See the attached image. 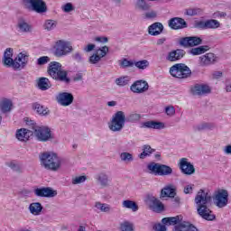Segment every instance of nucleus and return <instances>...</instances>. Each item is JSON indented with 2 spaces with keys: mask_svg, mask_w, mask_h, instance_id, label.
Returning a JSON list of instances; mask_svg holds the SVG:
<instances>
[{
  "mask_svg": "<svg viewBox=\"0 0 231 231\" xmlns=\"http://www.w3.org/2000/svg\"><path fill=\"white\" fill-rule=\"evenodd\" d=\"M212 197L208 195V193L205 192L204 189H200L198 191L195 197V204L197 205V212L202 219L206 221H214L216 219V215L208 208V203Z\"/></svg>",
  "mask_w": 231,
  "mask_h": 231,
  "instance_id": "nucleus-1",
  "label": "nucleus"
},
{
  "mask_svg": "<svg viewBox=\"0 0 231 231\" xmlns=\"http://www.w3.org/2000/svg\"><path fill=\"white\" fill-rule=\"evenodd\" d=\"M142 118L140 114L131 113L127 118H125V113L124 111H117L108 123V129L113 133H120L124 127H125V121L127 122H138Z\"/></svg>",
  "mask_w": 231,
  "mask_h": 231,
  "instance_id": "nucleus-2",
  "label": "nucleus"
},
{
  "mask_svg": "<svg viewBox=\"0 0 231 231\" xmlns=\"http://www.w3.org/2000/svg\"><path fill=\"white\" fill-rule=\"evenodd\" d=\"M12 57H14V49L7 48L4 52V66L13 68V69H23L28 64L29 56L24 52H20L14 60Z\"/></svg>",
  "mask_w": 231,
  "mask_h": 231,
  "instance_id": "nucleus-3",
  "label": "nucleus"
},
{
  "mask_svg": "<svg viewBox=\"0 0 231 231\" xmlns=\"http://www.w3.org/2000/svg\"><path fill=\"white\" fill-rule=\"evenodd\" d=\"M47 73L56 80V82H62L63 84H69L71 79L68 77V70L62 68V64L59 61H51L49 63Z\"/></svg>",
  "mask_w": 231,
  "mask_h": 231,
  "instance_id": "nucleus-4",
  "label": "nucleus"
},
{
  "mask_svg": "<svg viewBox=\"0 0 231 231\" xmlns=\"http://www.w3.org/2000/svg\"><path fill=\"white\" fill-rule=\"evenodd\" d=\"M41 165L48 171H59L60 169V159L57 153L45 152L40 154Z\"/></svg>",
  "mask_w": 231,
  "mask_h": 231,
  "instance_id": "nucleus-5",
  "label": "nucleus"
},
{
  "mask_svg": "<svg viewBox=\"0 0 231 231\" xmlns=\"http://www.w3.org/2000/svg\"><path fill=\"white\" fill-rule=\"evenodd\" d=\"M54 57H67L69 53H73V45L71 42L66 40H58L55 42L53 47Z\"/></svg>",
  "mask_w": 231,
  "mask_h": 231,
  "instance_id": "nucleus-6",
  "label": "nucleus"
},
{
  "mask_svg": "<svg viewBox=\"0 0 231 231\" xmlns=\"http://www.w3.org/2000/svg\"><path fill=\"white\" fill-rule=\"evenodd\" d=\"M170 75L174 79H189L192 75V70L185 63H176L170 68Z\"/></svg>",
  "mask_w": 231,
  "mask_h": 231,
  "instance_id": "nucleus-7",
  "label": "nucleus"
},
{
  "mask_svg": "<svg viewBox=\"0 0 231 231\" xmlns=\"http://www.w3.org/2000/svg\"><path fill=\"white\" fill-rule=\"evenodd\" d=\"M23 7L29 12H36V14H45L48 12V6L43 0H22Z\"/></svg>",
  "mask_w": 231,
  "mask_h": 231,
  "instance_id": "nucleus-8",
  "label": "nucleus"
},
{
  "mask_svg": "<svg viewBox=\"0 0 231 231\" xmlns=\"http://www.w3.org/2000/svg\"><path fill=\"white\" fill-rule=\"evenodd\" d=\"M147 169L150 171V174L154 176H171L172 174V168L171 166L154 162H150L147 165Z\"/></svg>",
  "mask_w": 231,
  "mask_h": 231,
  "instance_id": "nucleus-9",
  "label": "nucleus"
},
{
  "mask_svg": "<svg viewBox=\"0 0 231 231\" xmlns=\"http://www.w3.org/2000/svg\"><path fill=\"white\" fill-rule=\"evenodd\" d=\"M32 134H34L39 142H48L53 140L51 129L48 126H32Z\"/></svg>",
  "mask_w": 231,
  "mask_h": 231,
  "instance_id": "nucleus-10",
  "label": "nucleus"
},
{
  "mask_svg": "<svg viewBox=\"0 0 231 231\" xmlns=\"http://www.w3.org/2000/svg\"><path fill=\"white\" fill-rule=\"evenodd\" d=\"M179 44L183 48H194V46H199V44H203V39L199 36L182 37L180 39Z\"/></svg>",
  "mask_w": 231,
  "mask_h": 231,
  "instance_id": "nucleus-11",
  "label": "nucleus"
},
{
  "mask_svg": "<svg viewBox=\"0 0 231 231\" xmlns=\"http://www.w3.org/2000/svg\"><path fill=\"white\" fill-rule=\"evenodd\" d=\"M107 53H109V47L106 45L97 49L96 52L88 58L89 64H98Z\"/></svg>",
  "mask_w": 231,
  "mask_h": 231,
  "instance_id": "nucleus-12",
  "label": "nucleus"
},
{
  "mask_svg": "<svg viewBox=\"0 0 231 231\" xmlns=\"http://www.w3.org/2000/svg\"><path fill=\"white\" fill-rule=\"evenodd\" d=\"M215 204L218 208H223L228 205V191L226 189H221L215 195Z\"/></svg>",
  "mask_w": 231,
  "mask_h": 231,
  "instance_id": "nucleus-13",
  "label": "nucleus"
},
{
  "mask_svg": "<svg viewBox=\"0 0 231 231\" xmlns=\"http://www.w3.org/2000/svg\"><path fill=\"white\" fill-rule=\"evenodd\" d=\"M56 100L58 104H60V106H63L64 107H68V106H71V104H73V100H75V97L71 93L60 92L56 97Z\"/></svg>",
  "mask_w": 231,
  "mask_h": 231,
  "instance_id": "nucleus-14",
  "label": "nucleus"
},
{
  "mask_svg": "<svg viewBox=\"0 0 231 231\" xmlns=\"http://www.w3.org/2000/svg\"><path fill=\"white\" fill-rule=\"evenodd\" d=\"M210 87L207 84H195L190 88L192 95L197 97H203V95H208L211 93Z\"/></svg>",
  "mask_w": 231,
  "mask_h": 231,
  "instance_id": "nucleus-15",
  "label": "nucleus"
},
{
  "mask_svg": "<svg viewBox=\"0 0 231 231\" xmlns=\"http://www.w3.org/2000/svg\"><path fill=\"white\" fill-rule=\"evenodd\" d=\"M179 168L180 169L182 174H186L187 176H192L194 172H196V169L194 165L189 162L187 158H181L179 162Z\"/></svg>",
  "mask_w": 231,
  "mask_h": 231,
  "instance_id": "nucleus-16",
  "label": "nucleus"
},
{
  "mask_svg": "<svg viewBox=\"0 0 231 231\" xmlns=\"http://www.w3.org/2000/svg\"><path fill=\"white\" fill-rule=\"evenodd\" d=\"M168 25L171 30H183L185 28H189V24L185 19L181 17L171 18L168 22Z\"/></svg>",
  "mask_w": 231,
  "mask_h": 231,
  "instance_id": "nucleus-17",
  "label": "nucleus"
},
{
  "mask_svg": "<svg viewBox=\"0 0 231 231\" xmlns=\"http://www.w3.org/2000/svg\"><path fill=\"white\" fill-rule=\"evenodd\" d=\"M130 91L137 94L145 93V91H149V83L142 79L136 80L131 85Z\"/></svg>",
  "mask_w": 231,
  "mask_h": 231,
  "instance_id": "nucleus-18",
  "label": "nucleus"
},
{
  "mask_svg": "<svg viewBox=\"0 0 231 231\" xmlns=\"http://www.w3.org/2000/svg\"><path fill=\"white\" fill-rule=\"evenodd\" d=\"M34 194L38 198H55L57 196V190L50 187L37 188L34 189Z\"/></svg>",
  "mask_w": 231,
  "mask_h": 231,
  "instance_id": "nucleus-19",
  "label": "nucleus"
},
{
  "mask_svg": "<svg viewBox=\"0 0 231 231\" xmlns=\"http://www.w3.org/2000/svg\"><path fill=\"white\" fill-rule=\"evenodd\" d=\"M199 64L202 67L212 66L215 62H217V56L212 52H208L199 58Z\"/></svg>",
  "mask_w": 231,
  "mask_h": 231,
  "instance_id": "nucleus-20",
  "label": "nucleus"
},
{
  "mask_svg": "<svg viewBox=\"0 0 231 231\" xmlns=\"http://www.w3.org/2000/svg\"><path fill=\"white\" fill-rule=\"evenodd\" d=\"M185 51L181 49L173 50L168 52L166 60H168V62H178V60H181V59L185 57Z\"/></svg>",
  "mask_w": 231,
  "mask_h": 231,
  "instance_id": "nucleus-21",
  "label": "nucleus"
},
{
  "mask_svg": "<svg viewBox=\"0 0 231 231\" xmlns=\"http://www.w3.org/2000/svg\"><path fill=\"white\" fill-rule=\"evenodd\" d=\"M19 142H28L31 136H33V131L28 130L26 128H21L16 131L15 134Z\"/></svg>",
  "mask_w": 231,
  "mask_h": 231,
  "instance_id": "nucleus-22",
  "label": "nucleus"
},
{
  "mask_svg": "<svg viewBox=\"0 0 231 231\" xmlns=\"http://www.w3.org/2000/svg\"><path fill=\"white\" fill-rule=\"evenodd\" d=\"M142 129H165V124L158 121H146L141 123Z\"/></svg>",
  "mask_w": 231,
  "mask_h": 231,
  "instance_id": "nucleus-23",
  "label": "nucleus"
},
{
  "mask_svg": "<svg viewBox=\"0 0 231 231\" xmlns=\"http://www.w3.org/2000/svg\"><path fill=\"white\" fill-rule=\"evenodd\" d=\"M163 32V24L160 22H156L148 27L149 35H152L156 37L162 33Z\"/></svg>",
  "mask_w": 231,
  "mask_h": 231,
  "instance_id": "nucleus-24",
  "label": "nucleus"
},
{
  "mask_svg": "<svg viewBox=\"0 0 231 231\" xmlns=\"http://www.w3.org/2000/svg\"><path fill=\"white\" fill-rule=\"evenodd\" d=\"M150 201V208L153 212H163V209L165 207L163 206V203L160 201V199H156L155 197H151L149 199Z\"/></svg>",
  "mask_w": 231,
  "mask_h": 231,
  "instance_id": "nucleus-25",
  "label": "nucleus"
},
{
  "mask_svg": "<svg viewBox=\"0 0 231 231\" xmlns=\"http://www.w3.org/2000/svg\"><path fill=\"white\" fill-rule=\"evenodd\" d=\"M173 231H199V229L189 222H180L174 226Z\"/></svg>",
  "mask_w": 231,
  "mask_h": 231,
  "instance_id": "nucleus-26",
  "label": "nucleus"
},
{
  "mask_svg": "<svg viewBox=\"0 0 231 231\" xmlns=\"http://www.w3.org/2000/svg\"><path fill=\"white\" fill-rule=\"evenodd\" d=\"M97 180L98 181L99 185L103 188L106 189L109 187L111 183V180L109 179V175L106 172H100L99 174L97 175Z\"/></svg>",
  "mask_w": 231,
  "mask_h": 231,
  "instance_id": "nucleus-27",
  "label": "nucleus"
},
{
  "mask_svg": "<svg viewBox=\"0 0 231 231\" xmlns=\"http://www.w3.org/2000/svg\"><path fill=\"white\" fill-rule=\"evenodd\" d=\"M12 109H14V103L12 100L5 98L0 102V110L4 115L11 113Z\"/></svg>",
  "mask_w": 231,
  "mask_h": 231,
  "instance_id": "nucleus-28",
  "label": "nucleus"
},
{
  "mask_svg": "<svg viewBox=\"0 0 231 231\" xmlns=\"http://www.w3.org/2000/svg\"><path fill=\"white\" fill-rule=\"evenodd\" d=\"M162 198H174L176 196V188L172 184L164 187L161 190Z\"/></svg>",
  "mask_w": 231,
  "mask_h": 231,
  "instance_id": "nucleus-29",
  "label": "nucleus"
},
{
  "mask_svg": "<svg viewBox=\"0 0 231 231\" xmlns=\"http://www.w3.org/2000/svg\"><path fill=\"white\" fill-rule=\"evenodd\" d=\"M16 26L20 33H30L32 32V25L24 20H19Z\"/></svg>",
  "mask_w": 231,
  "mask_h": 231,
  "instance_id": "nucleus-30",
  "label": "nucleus"
},
{
  "mask_svg": "<svg viewBox=\"0 0 231 231\" xmlns=\"http://www.w3.org/2000/svg\"><path fill=\"white\" fill-rule=\"evenodd\" d=\"M29 212L32 216H40L42 212V204L41 202H32L29 206Z\"/></svg>",
  "mask_w": 231,
  "mask_h": 231,
  "instance_id": "nucleus-31",
  "label": "nucleus"
},
{
  "mask_svg": "<svg viewBox=\"0 0 231 231\" xmlns=\"http://www.w3.org/2000/svg\"><path fill=\"white\" fill-rule=\"evenodd\" d=\"M183 221V217L181 216L171 217H164L162 219V225H180Z\"/></svg>",
  "mask_w": 231,
  "mask_h": 231,
  "instance_id": "nucleus-32",
  "label": "nucleus"
},
{
  "mask_svg": "<svg viewBox=\"0 0 231 231\" xmlns=\"http://www.w3.org/2000/svg\"><path fill=\"white\" fill-rule=\"evenodd\" d=\"M38 88L42 91H47V89L51 88V82L48 78H40L38 80Z\"/></svg>",
  "mask_w": 231,
  "mask_h": 231,
  "instance_id": "nucleus-33",
  "label": "nucleus"
},
{
  "mask_svg": "<svg viewBox=\"0 0 231 231\" xmlns=\"http://www.w3.org/2000/svg\"><path fill=\"white\" fill-rule=\"evenodd\" d=\"M123 208H128L129 210H132V212H138V204L135 201L133 200H124L122 202Z\"/></svg>",
  "mask_w": 231,
  "mask_h": 231,
  "instance_id": "nucleus-34",
  "label": "nucleus"
},
{
  "mask_svg": "<svg viewBox=\"0 0 231 231\" xmlns=\"http://www.w3.org/2000/svg\"><path fill=\"white\" fill-rule=\"evenodd\" d=\"M210 48H208V45H202L197 48H192L189 53L190 55L196 56V55H203V53H206V51H208Z\"/></svg>",
  "mask_w": 231,
  "mask_h": 231,
  "instance_id": "nucleus-35",
  "label": "nucleus"
},
{
  "mask_svg": "<svg viewBox=\"0 0 231 231\" xmlns=\"http://www.w3.org/2000/svg\"><path fill=\"white\" fill-rule=\"evenodd\" d=\"M32 109H34V111H36L38 115H42L43 116H46V115L50 114V110L48 109V107H45L39 103L32 104Z\"/></svg>",
  "mask_w": 231,
  "mask_h": 231,
  "instance_id": "nucleus-36",
  "label": "nucleus"
},
{
  "mask_svg": "<svg viewBox=\"0 0 231 231\" xmlns=\"http://www.w3.org/2000/svg\"><path fill=\"white\" fill-rule=\"evenodd\" d=\"M154 149H152L151 147V145L149 144H144L143 146V152H141L139 154V158L140 160H145V158H147V156H151V154H152L154 152Z\"/></svg>",
  "mask_w": 231,
  "mask_h": 231,
  "instance_id": "nucleus-37",
  "label": "nucleus"
},
{
  "mask_svg": "<svg viewBox=\"0 0 231 231\" xmlns=\"http://www.w3.org/2000/svg\"><path fill=\"white\" fill-rule=\"evenodd\" d=\"M220 26H221V23L217 20H215V19L206 20V30H217V28H219Z\"/></svg>",
  "mask_w": 231,
  "mask_h": 231,
  "instance_id": "nucleus-38",
  "label": "nucleus"
},
{
  "mask_svg": "<svg viewBox=\"0 0 231 231\" xmlns=\"http://www.w3.org/2000/svg\"><path fill=\"white\" fill-rule=\"evenodd\" d=\"M131 78H129V76H124L117 78L116 79V86H119V88H124V86H127V84H129Z\"/></svg>",
  "mask_w": 231,
  "mask_h": 231,
  "instance_id": "nucleus-39",
  "label": "nucleus"
},
{
  "mask_svg": "<svg viewBox=\"0 0 231 231\" xmlns=\"http://www.w3.org/2000/svg\"><path fill=\"white\" fill-rule=\"evenodd\" d=\"M121 162H125V163H131V162L134 161V157H133L132 153L124 152L120 154Z\"/></svg>",
  "mask_w": 231,
  "mask_h": 231,
  "instance_id": "nucleus-40",
  "label": "nucleus"
},
{
  "mask_svg": "<svg viewBox=\"0 0 231 231\" xmlns=\"http://www.w3.org/2000/svg\"><path fill=\"white\" fill-rule=\"evenodd\" d=\"M95 207L100 212H111V206L109 204L96 202Z\"/></svg>",
  "mask_w": 231,
  "mask_h": 231,
  "instance_id": "nucleus-41",
  "label": "nucleus"
},
{
  "mask_svg": "<svg viewBox=\"0 0 231 231\" xmlns=\"http://www.w3.org/2000/svg\"><path fill=\"white\" fill-rule=\"evenodd\" d=\"M134 66L138 69H147V68H149V60H143L139 61H134Z\"/></svg>",
  "mask_w": 231,
  "mask_h": 231,
  "instance_id": "nucleus-42",
  "label": "nucleus"
},
{
  "mask_svg": "<svg viewBox=\"0 0 231 231\" xmlns=\"http://www.w3.org/2000/svg\"><path fill=\"white\" fill-rule=\"evenodd\" d=\"M207 129H214V125L210 123H202L195 126V131H205Z\"/></svg>",
  "mask_w": 231,
  "mask_h": 231,
  "instance_id": "nucleus-43",
  "label": "nucleus"
},
{
  "mask_svg": "<svg viewBox=\"0 0 231 231\" xmlns=\"http://www.w3.org/2000/svg\"><path fill=\"white\" fill-rule=\"evenodd\" d=\"M44 28L45 30H48V32H51V30H55L57 28V23L55 20H47L44 23Z\"/></svg>",
  "mask_w": 231,
  "mask_h": 231,
  "instance_id": "nucleus-44",
  "label": "nucleus"
},
{
  "mask_svg": "<svg viewBox=\"0 0 231 231\" xmlns=\"http://www.w3.org/2000/svg\"><path fill=\"white\" fill-rule=\"evenodd\" d=\"M121 68H134V60H129L127 59H123L120 63Z\"/></svg>",
  "mask_w": 231,
  "mask_h": 231,
  "instance_id": "nucleus-45",
  "label": "nucleus"
},
{
  "mask_svg": "<svg viewBox=\"0 0 231 231\" xmlns=\"http://www.w3.org/2000/svg\"><path fill=\"white\" fill-rule=\"evenodd\" d=\"M86 180H88V177H86V175L75 177L72 179V185H79L80 183H84V181H86Z\"/></svg>",
  "mask_w": 231,
  "mask_h": 231,
  "instance_id": "nucleus-46",
  "label": "nucleus"
},
{
  "mask_svg": "<svg viewBox=\"0 0 231 231\" xmlns=\"http://www.w3.org/2000/svg\"><path fill=\"white\" fill-rule=\"evenodd\" d=\"M121 231H134L133 229V224L129 221H124V223L121 224Z\"/></svg>",
  "mask_w": 231,
  "mask_h": 231,
  "instance_id": "nucleus-47",
  "label": "nucleus"
},
{
  "mask_svg": "<svg viewBox=\"0 0 231 231\" xmlns=\"http://www.w3.org/2000/svg\"><path fill=\"white\" fill-rule=\"evenodd\" d=\"M61 10L65 14H69V12H73L75 10V6H73V4H71V3H67L61 6Z\"/></svg>",
  "mask_w": 231,
  "mask_h": 231,
  "instance_id": "nucleus-48",
  "label": "nucleus"
},
{
  "mask_svg": "<svg viewBox=\"0 0 231 231\" xmlns=\"http://www.w3.org/2000/svg\"><path fill=\"white\" fill-rule=\"evenodd\" d=\"M186 15L194 16L198 15V14H201V9L199 8H189L186 9Z\"/></svg>",
  "mask_w": 231,
  "mask_h": 231,
  "instance_id": "nucleus-49",
  "label": "nucleus"
},
{
  "mask_svg": "<svg viewBox=\"0 0 231 231\" xmlns=\"http://www.w3.org/2000/svg\"><path fill=\"white\" fill-rule=\"evenodd\" d=\"M51 59L48 56H42L37 60V66H44V64H48L50 62Z\"/></svg>",
  "mask_w": 231,
  "mask_h": 231,
  "instance_id": "nucleus-50",
  "label": "nucleus"
},
{
  "mask_svg": "<svg viewBox=\"0 0 231 231\" xmlns=\"http://www.w3.org/2000/svg\"><path fill=\"white\" fill-rule=\"evenodd\" d=\"M136 6L139 10H149V5L145 3V0H137Z\"/></svg>",
  "mask_w": 231,
  "mask_h": 231,
  "instance_id": "nucleus-51",
  "label": "nucleus"
},
{
  "mask_svg": "<svg viewBox=\"0 0 231 231\" xmlns=\"http://www.w3.org/2000/svg\"><path fill=\"white\" fill-rule=\"evenodd\" d=\"M194 28H198L199 30H207V22L196 21L194 23Z\"/></svg>",
  "mask_w": 231,
  "mask_h": 231,
  "instance_id": "nucleus-52",
  "label": "nucleus"
},
{
  "mask_svg": "<svg viewBox=\"0 0 231 231\" xmlns=\"http://www.w3.org/2000/svg\"><path fill=\"white\" fill-rule=\"evenodd\" d=\"M165 113L168 116H174L176 115V109L172 106H166Z\"/></svg>",
  "mask_w": 231,
  "mask_h": 231,
  "instance_id": "nucleus-53",
  "label": "nucleus"
},
{
  "mask_svg": "<svg viewBox=\"0 0 231 231\" xmlns=\"http://www.w3.org/2000/svg\"><path fill=\"white\" fill-rule=\"evenodd\" d=\"M72 59H73V60H75L76 62H82V60H83L82 54H81L80 52H79V51L74 52V53L72 54Z\"/></svg>",
  "mask_w": 231,
  "mask_h": 231,
  "instance_id": "nucleus-54",
  "label": "nucleus"
},
{
  "mask_svg": "<svg viewBox=\"0 0 231 231\" xmlns=\"http://www.w3.org/2000/svg\"><path fill=\"white\" fill-rule=\"evenodd\" d=\"M9 167L13 171H14V172H22L21 166H19L18 164H15L14 162H10Z\"/></svg>",
  "mask_w": 231,
  "mask_h": 231,
  "instance_id": "nucleus-55",
  "label": "nucleus"
},
{
  "mask_svg": "<svg viewBox=\"0 0 231 231\" xmlns=\"http://www.w3.org/2000/svg\"><path fill=\"white\" fill-rule=\"evenodd\" d=\"M192 190H194V184L187 185L184 187V194H192Z\"/></svg>",
  "mask_w": 231,
  "mask_h": 231,
  "instance_id": "nucleus-56",
  "label": "nucleus"
},
{
  "mask_svg": "<svg viewBox=\"0 0 231 231\" xmlns=\"http://www.w3.org/2000/svg\"><path fill=\"white\" fill-rule=\"evenodd\" d=\"M96 42H102L103 44H106V42H109V39L106 36H99L95 38Z\"/></svg>",
  "mask_w": 231,
  "mask_h": 231,
  "instance_id": "nucleus-57",
  "label": "nucleus"
},
{
  "mask_svg": "<svg viewBox=\"0 0 231 231\" xmlns=\"http://www.w3.org/2000/svg\"><path fill=\"white\" fill-rule=\"evenodd\" d=\"M153 230H155V231H167V227L164 225L156 224L153 226Z\"/></svg>",
  "mask_w": 231,
  "mask_h": 231,
  "instance_id": "nucleus-58",
  "label": "nucleus"
},
{
  "mask_svg": "<svg viewBox=\"0 0 231 231\" xmlns=\"http://www.w3.org/2000/svg\"><path fill=\"white\" fill-rule=\"evenodd\" d=\"M212 77L213 79H221V77H223V72L222 71H215L212 73Z\"/></svg>",
  "mask_w": 231,
  "mask_h": 231,
  "instance_id": "nucleus-59",
  "label": "nucleus"
},
{
  "mask_svg": "<svg viewBox=\"0 0 231 231\" xmlns=\"http://www.w3.org/2000/svg\"><path fill=\"white\" fill-rule=\"evenodd\" d=\"M93 50H95V44L93 43L87 45V47L84 49V51H87L88 53L89 51H93Z\"/></svg>",
  "mask_w": 231,
  "mask_h": 231,
  "instance_id": "nucleus-60",
  "label": "nucleus"
},
{
  "mask_svg": "<svg viewBox=\"0 0 231 231\" xmlns=\"http://www.w3.org/2000/svg\"><path fill=\"white\" fill-rule=\"evenodd\" d=\"M224 152L225 154H231V144H228L224 148Z\"/></svg>",
  "mask_w": 231,
  "mask_h": 231,
  "instance_id": "nucleus-61",
  "label": "nucleus"
},
{
  "mask_svg": "<svg viewBox=\"0 0 231 231\" xmlns=\"http://www.w3.org/2000/svg\"><path fill=\"white\" fill-rule=\"evenodd\" d=\"M215 16L216 17H226V13H225V12H217V13H215Z\"/></svg>",
  "mask_w": 231,
  "mask_h": 231,
  "instance_id": "nucleus-62",
  "label": "nucleus"
},
{
  "mask_svg": "<svg viewBox=\"0 0 231 231\" xmlns=\"http://www.w3.org/2000/svg\"><path fill=\"white\" fill-rule=\"evenodd\" d=\"M74 82H79V80H82V74H77L74 78H73Z\"/></svg>",
  "mask_w": 231,
  "mask_h": 231,
  "instance_id": "nucleus-63",
  "label": "nucleus"
},
{
  "mask_svg": "<svg viewBox=\"0 0 231 231\" xmlns=\"http://www.w3.org/2000/svg\"><path fill=\"white\" fill-rule=\"evenodd\" d=\"M167 41V38H161L157 40V46H162Z\"/></svg>",
  "mask_w": 231,
  "mask_h": 231,
  "instance_id": "nucleus-64",
  "label": "nucleus"
}]
</instances>
